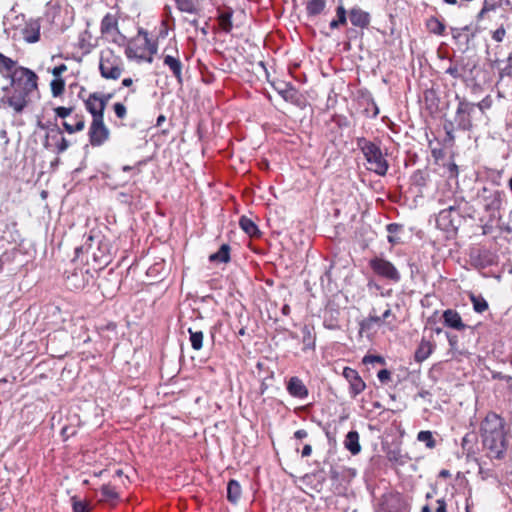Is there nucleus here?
Segmentation results:
<instances>
[{
    "label": "nucleus",
    "mask_w": 512,
    "mask_h": 512,
    "mask_svg": "<svg viewBox=\"0 0 512 512\" xmlns=\"http://www.w3.org/2000/svg\"><path fill=\"white\" fill-rule=\"evenodd\" d=\"M485 186L482 188V206L487 213L488 219L482 225V234L500 232L502 192L499 190L501 185L502 172L500 170L485 169Z\"/></svg>",
    "instance_id": "nucleus-1"
},
{
    "label": "nucleus",
    "mask_w": 512,
    "mask_h": 512,
    "mask_svg": "<svg viewBox=\"0 0 512 512\" xmlns=\"http://www.w3.org/2000/svg\"><path fill=\"white\" fill-rule=\"evenodd\" d=\"M38 95V76L33 74L9 81L0 90V108H10L14 114H21Z\"/></svg>",
    "instance_id": "nucleus-2"
},
{
    "label": "nucleus",
    "mask_w": 512,
    "mask_h": 512,
    "mask_svg": "<svg viewBox=\"0 0 512 512\" xmlns=\"http://www.w3.org/2000/svg\"><path fill=\"white\" fill-rule=\"evenodd\" d=\"M505 434L503 419L496 413L487 414L482 421V445L487 449V457L490 459L503 457L507 446Z\"/></svg>",
    "instance_id": "nucleus-3"
},
{
    "label": "nucleus",
    "mask_w": 512,
    "mask_h": 512,
    "mask_svg": "<svg viewBox=\"0 0 512 512\" xmlns=\"http://www.w3.org/2000/svg\"><path fill=\"white\" fill-rule=\"evenodd\" d=\"M357 146L362 151L366 161L369 164L368 169L380 176H384L388 171V163L384 158L379 146L368 141L364 137L357 139Z\"/></svg>",
    "instance_id": "nucleus-4"
},
{
    "label": "nucleus",
    "mask_w": 512,
    "mask_h": 512,
    "mask_svg": "<svg viewBox=\"0 0 512 512\" xmlns=\"http://www.w3.org/2000/svg\"><path fill=\"white\" fill-rule=\"evenodd\" d=\"M99 70L103 78L117 80L124 70L123 61L113 51H103L100 57Z\"/></svg>",
    "instance_id": "nucleus-5"
},
{
    "label": "nucleus",
    "mask_w": 512,
    "mask_h": 512,
    "mask_svg": "<svg viewBox=\"0 0 512 512\" xmlns=\"http://www.w3.org/2000/svg\"><path fill=\"white\" fill-rule=\"evenodd\" d=\"M369 266L377 276L390 282L397 283L401 274L395 265L384 257L375 256L369 260Z\"/></svg>",
    "instance_id": "nucleus-6"
},
{
    "label": "nucleus",
    "mask_w": 512,
    "mask_h": 512,
    "mask_svg": "<svg viewBox=\"0 0 512 512\" xmlns=\"http://www.w3.org/2000/svg\"><path fill=\"white\" fill-rule=\"evenodd\" d=\"M0 74L12 81L14 78H23L36 73L28 68L18 66L16 61L0 53Z\"/></svg>",
    "instance_id": "nucleus-7"
},
{
    "label": "nucleus",
    "mask_w": 512,
    "mask_h": 512,
    "mask_svg": "<svg viewBox=\"0 0 512 512\" xmlns=\"http://www.w3.org/2000/svg\"><path fill=\"white\" fill-rule=\"evenodd\" d=\"M459 223L460 215L458 210L453 205L440 210L436 217L437 227L446 232L455 231Z\"/></svg>",
    "instance_id": "nucleus-8"
},
{
    "label": "nucleus",
    "mask_w": 512,
    "mask_h": 512,
    "mask_svg": "<svg viewBox=\"0 0 512 512\" xmlns=\"http://www.w3.org/2000/svg\"><path fill=\"white\" fill-rule=\"evenodd\" d=\"M88 134L90 144L95 147L108 140L110 131L104 124V119H92Z\"/></svg>",
    "instance_id": "nucleus-9"
},
{
    "label": "nucleus",
    "mask_w": 512,
    "mask_h": 512,
    "mask_svg": "<svg viewBox=\"0 0 512 512\" xmlns=\"http://www.w3.org/2000/svg\"><path fill=\"white\" fill-rule=\"evenodd\" d=\"M342 375L349 383V393L353 398L365 390L366 384L355 369L345 367Z\"/></svg>",
    "instance_id": "nucleus-10"
},
{
    "label": "nucleus",
    "mask_w": 512,
    "mask_h": 512,
    "mask_svg": "<svg viewBox=\"0 0 512 512\" xmlns=\"http://www.w3.org/2000/svg\"><path fill=\"white\" fill-rule=\"evenodd\" d=\"M86 110L92 115V119H104L105 102L100 98L99 92L91 93L84 101Z\"/></svg>",
    "instance_id": "nucleus-11"
},
{
    "label": "nucleus",
    "mask_w": 512,
    "mask_h": 512,
    "mask_svg": "<svg viewBox=\"0 0 512 512\" xmlns=\"http://www.w3.org/2000/svg\"><path fill=\"white\" fill-rule=\"evenodd\" d=\"M349 19L353 26L361 29L367 28L371 22L370 14L357 6L350 9Z\"/></svg>",
    "instance_id": "nucleus-12"
},
{
    "label": "nucleus",
    "mask_w": 512,
    "mask_h": 512,
    "mask_svg": "<svg viewBox=\"0 0 512 512\" xmlns=\"http://www.w3.org/2000/svg\"><path fill=\"white\" fill-rule=\"evenodd\" d=\"M61 134L62 133L57 126H54L53 128L49 129V131L46 134V140L44 142V146L46 148H49L51 146L49 140L51 139V140L55 141V144L57 147V153L64 152L68 148L69 143L66 140V138H64Z\"/></svg>",
    "instance_id": "nucleus-13"
},
{
    "label": "nucleus",
    "mask_w": 512,
    "mask_h": 512,
    "mask_svg": "<svg viewBox=\"0 0 512 512\" xmlns=\"http://www.w3.org/2000/svg\"><path fill=\"white\" fill-rule=\"evenodd\" d=\"M101 33L107 37H114L119 34L118 20L113 14H106L101 21Z\"/></svg>",
    "instance_id": "nucleus-14"
},
{
    "label": "nucleus",
    "mask_w": 512,
    "mask_h": 512,
    "mask_svg": "<svg viewBox=\"0 0 512 512\" xmlns=\"http://www.w3.org/2000/svg\"><path fill=\"white\" fill-rule=\"evenodd\" d=\"M288 393L296 398L304 399L308 396V389L298 377H291L287 383Z\"/></svg>",
    "instance_id": "nucleus-15"
},
{
    "label": "nucleus",
    "mask_w": 512,
    "mask_h": 512,
    "mask_svg": "<svg viewBox=\"0 0 512 512\" xmlns=\"http://www.w3.org/2000/svg\"><path fill=\"white\" fill-rule=\"evenodd\" d=\"M163 63L172 72L173 76L177 79L179 84H182V69L183 64L179 57H175L169 54L163 55Z\"/></svg>",
    "instance_id": "nucleus-16"
},
{
    "label": "nucleus",
    "mask_w": 512,
    "mask_h": 512,
    "mask_svg": "<svg viewBox=\"0 0 512 512\" xmlns=\"http://www.w3.org/2000/svg\"><path fill=\"white\" fill-rule=\"evenodd\" d=\"M23 39L28 43H35L40 38V24L38 20L28 21L21 31Z\"/></svg>",
    "instance_id": "nucleus-17"
},
{
    "label": "nucleus",
    "mask_w": 512,
    "mask_h": 512,
    "mask_svg": "<svg viewBox=\"0 0 512 512\" xmlns=\"http://www.w3.org/2000/svg\"><path fill=\"white\" fill-rule=\"evenodd\" d=\"M475 105L469 103H461L457 115L459 119V125L463 129H469L471 127V112L474 111Z\"/></svg>",
    "instance_id": "nucleus-18"
},
{
    "label": "nucleus",
    "mask_w": 512,
    "mask_h": 512,
    "mask_svg": "<svg viewBox=\"0 0 512 512\" xmlns=\"http://www.w3.org/2000/svg\"><path fill=\"white\" fill-rule=\"evenodd\" d=\"M443 319L446 326L455 330H463L466 327L459 313L454 310L448 309L444 311Z\"/></svg>",
    "instance_id": "nucleus-19"
},
{
    "label": "nucleus",
    "mask_w": 512,
    "mask_h": 512,
    "mask_svg": "<svg viewBox=\"0 0 512 512\" xmlns=\"http://www.w3.org/2000/svg\"><path fill=\"white\" fill-rule=\"evenodd\" d=\"M344 447L352 454L358 455L361 452L359 443V433L357 431H349L344 439Z\"/></svg>",
    "instance_id": "nucleus-20"
},
{
    "label": "nucleus",
    "mask_w": 512,
    "mask_h": 512,
    "mask_svg": "<svg viewBox=\"0 0 512 512\" xmlns=\"http://www.w3.org/2000/svg\"><path fill=\"white\" fill-rule=\"evenodd\" d=\"M239 226L250 237H259L260 231L258 226L248 217L242 216L239 220Z\"/></svg>",
    "instance_id": "nucleus-21"
},
{
    "label": "nucleus",
    "mask_w": 512,
    "mask_h": 512,
    "mask_svg": "<svg viewBox=\"0 0 512 512\" xmlns=\"http://www.w3.org/2000/svg\"><path fill=\"white\" fill-rule=\"evenodd\" d=\"M477 439L475 433L467 434L462 441L463 450L466 451L467 457L475 461L478 460L476 450L474 449L473 442Z\"/></svg>",
    "instance_id": "nucleus-22"
},
{
    "label": "nucleus",
    "mask_w": 512,
    "mask_h": 512,
    "mask_svg": "<svg viewBox=\"0 0 512 512\" xmlns=\"http://www.w3.org/2000/svg\"><path fill=\"white\" fill-rule=\"evenodd\" d=\"M210 262L227 263L230 261V246L228 244L221 245L220 249L209 256Z\"/></svg>",
    "instance_id": "nucleus-23"
},
{
    "label": "nucleus",
    "mask_w": 512,
    "mask_h": 512,
    "mask_svg": "<svg viewBox=\"0 0 512 512\" xmlns=\"http://www.w3.org/2000/svg\"><path fill=\"white\" fill-rule=\"evenodd\" d=\"M433 351V345L431 342L422 340L415 352V359L418 362L426 360Z\"/></svg>",
    "instance_id": "nucleus-24"
},
{
    "label": "nucleus",
    "mask_w": 512,
    "mask_h": 512,
    "mask_svg": "<svg viewBox=\"0 0 512 512\" xmlns=\"http://www.w3.org/2000/svg\"><path fill=\"white\" fill-rule=\"evenodd\" d=\"M241 497V486L238 481L230 480L227 485V499L231 503H237Z\"/></svg>",
    "instance_id": "nucleus-25"
},
{
    "label": "nucleus",
    "mask_w": 512,
    "mask_h": 512,
    "mask_svg": "<svg viewBox=\"0 0 512 512\" xmlns=\"http://www.w3.org/2000/svg\"><path fill=\"white\" fill-rule=\"evenodd\" d=\"M326 7V0H309L306 4V13L308 16H317L321 14Z\"/></svg>",
    "instance_id": "nucleus-26"
},
{
    "label": "nucleus",
    "mask_w": 512,
    "mask_h": 512,
    "mask_svg": "<svg viewBox=\"0 0 512 512\" xmlns=\"http://www.w3.org/2000/svg\"><path fill=\"white\" fill-rule=\"evenodd\" d=\"M426 28L430 33L435 35H443L445 31V25L436 17H430L427 19Z\"/></svg>",
    "instance_id": "nucleus-27"
},
{
    "label": "nucleus",
    "mask_w": 512,
    "mask_h": 512,
    "mask_svg": "<svg viewBox=\"0 0 512 512\" xmlns=\"http://www.w3.org/2000/svg\"><path fill=\"white\" fill-rule=\"evenodd\" d=\"M177 8L181 12L196 14L198 13V5L195 0H175Z\"/></svg>",
    "instance_id": "nucleus-28"
},
{
    "label": "nucleus",
    "mask_w": 512,
    "mask_h": 512,
    "mask_svg": "<svg viewBox=\"0 0 512 512\" xmlns=\"http://www.w3.org/2000/svg\"><path fill=\"white\" fill-rule=\"evenodd\" d=\"M218 21H219L220 28L224 32H226V33L231 32V30L233 28V25H232V11L229 10V11L222 12L218 16Z\"/></svg>",
    "instance_id": "nucleus-29"
},
{
    "label": "nucleus",
    "mask_w": 512,
    "mask_h": 512,
    "mask_svg": "<svg viewBox=\"0 0 512 512\" xmlns=\"http://www.w3.org/2000/svg\"><path fill=\"white\" fill-rule=\"evenodd\" d=\"M101 495V500L106 502H115L119 498V495L115 488L109 484L103 485L101 487Z\"/></svg>",
    "instance_id": "nucleus-30"
},
{
    "label": "nucleus",
    "mask_w": 512,
    "mask_h": 512,
    "mask_svg": "<svg viewBox=\"0 0 512 512\" xmlns=\"http://www.w3.org/2000/svg\"><path fill=\"white\" fill-rule=\"evenodd\" d=\"M417 440L419 442H422L425 444V446L429 449H433L435 448L436 446V440L435 438L433 437V434L431 431H428V430H423V431H420L418 434H417Z\"/></svg>",
    "instance_id": "nucleus-31"
},
{
    "label": "nucleus",
    "mask_w": 512,
    "mask_h": 512,
    "mask_svg": "<svg viewBox=\"0 0 512 512\" xmlns=\"http://www.w3.org/2000/svg\"><path fill=\"white\" fill-rule=\"evenodd\" d=\"M301 331H302V336H303L302 342L304 345L303 350L314 349L315 348V337L311 333L310 328L305 325Z\"/></svg>",
    "instance_id": "nucleus-32"
},
{
    "label": "nucleus",
    "mask_w": 512,
    "mask_h": 512,
    "mask_svg": "<svg viewBox=\"0 0 512 512\" xmlns=\"http://www.w3.org/2000/svg\"><path fill=\"white\" fill-rule=\"evenodd\" d=\"M190 335L191 347L194 350H200L203 347V333L202 331H194L192 328L188 329Z\"/></svg>",
    "instance_id": "nucleus-33"
},
{
    "label": "nucleus",
    "mask_w": 512,
    "mask_h": 512,
    "mask_svg": "<svg viewBox=\"0 0 512 512\" xmlns=\"http://www.w3.org/2000/svg\"><path fill=\"white\" fill-rule=\"evenodd\" d=\"M402 229V225L397 223H390L386 226V230L389 233L387 240L390 244L396 245L400 242V238L396 237L395 234Z\"/></svg>",
    "instance_id": "nucleus-34"
},
{
    "label": "nucleus",
    "mask_w": 512,
    "mask_h": 512,
    "mask_svg": "<svg viewBox=\"0 0 512 512\" xmlns=\"http://www.w3.org/2000/svg\"><path fill=\"white\" fill-rule=\"evenodd\" d=\"M51 93L53 97H59L65 90V81L63 78H54L50 82Z\"/></svg>",
    "instance_id": "nucleus-35"
},
{
    "label": "nucleus",
    "mask_w": 512,
    "mask_h": 512,
    "mask_svg": "<svg viewBox=\"0 0 512 512\" xmlns=\"http://www.w3.org/2000/svg\"><path fill=\"white\" fill-rule=\"evenodd\" d=\"M336 19L340 25H345L347 23V11L343 4H340L336 8Z\"/></svg>",
    "instance_id": "nucleus-36"
},
{
    "label": "nucleus",
    "mask_w": 512,
    "mask_h": 512,
    "mask_svg": "<svg viewBox=\"0 0 512 512\" xmlns=\"http://www.w3.org/2000/svg\"><path fill=\"white\" fill-rule=\"evenodd\" d=\"M113 109H114L116 116L119 119H124L126 117L127 110H126V107L124 106V104L117 102L113 105Z\"/></svg>",
    "instance_id": "nucleus-37"
},
{
    "label": "nucleus",
    "mask_w": 512,
    "mask_h": 512,
    "mask_svg": "<svg viewBox=\"0 0 512 512\" xmlns=\"http://www.w3.org/2000/svg\"><path fill=\"white\" fill-rule=\"evenodd\" d=\"M54 112H55L57 117L66 118L67 116H69L73 112V108L72 107L59 106V107L54 108Z\"/></svg>",
    "instance_id": "nucleus-38"
},
{
    "label": "nucleus",
    "mask_w": 512,
    "mask_h": 512,
    "mask_svg": "<svg viewBox=\"0 0 512 512\" xmlns=\"http://www.w3.org/2000/svg\"><path fill=\"white\" fill-rule=\"evenodd\" d=\"M364 364L384 363V359L377 355H366L363 358Z\"/></svg>",
    "instance_id": "nucleus-39"
},
{
    "label": "nucleus",
    "mask_w": 512,
    "mask_h": 512,
    "mask_svg": "<svg viewBox=\"0 0 512 512\" xmlns=\"http://www.w3.org/2000/svg\"><path fill=\"white\" fill-rule=\"evenodd\" d=\"M73 511L74 512H88L89 507L85 502L82 501H74L73 503Z\"/></svg>",
    "instance_id": "nucleus-40"
},
{
    "label": "nucleus",
    "mask_w": 512,
    "mask_h": 512,
    "mask_svg": "<svg viewBox=\"0 0 512 512\" xmlns=\"http://www.w3.org/2000/svg\"><path fill=\"white\" fill-rule=\"evenodd\" d=\"M66 71L67 66L65 64H60L52 69V75L54 76V78H61V75Z\"/></svg>",
    "instance_id": "nucleus-41"
},
{
    "label": "nucleus",
    "mask_w": 512,
    "mask_h": 512,
    "mask_svg": "<svg viewBox=\"0 0 512 512\" xmlns=\"http://www.w3.org/2000/svg\"><path fill=\"white\" fill-rule=\"evenodd\" d=\"M377 377L380 382L385 383L390 380L391 373L387 369H382L378 372Z\"/></svg>",
    "instance_id": "nucleus-42"
},
{
    "label": "nucleus",
    "mask_w": 512,
    "mask_h": 512,
    "mask_svg": "<svg viewBox=\"0 0 512 512\" xmlns=\"http://www.w3.org/2000/svg\"><path fill=\"white\" fill-rule=\"evenodd\" d=\"M76 122L73 124L74 126V132L82 131L85 128V121L82 116H76L75 117Z\"/></svg>",
    "instance_id": "nucleus-43"
},
{
    "label": "nucleus",
    "mask_w": 512,
    "mask_h": 512,
    "mask_svg": "<svg viewBox=\"0 0 512 512\" xmlns=\"http://www.w3.org/2000/svg\"><path fill=\"white\" fill-rule=\"evenodd\" d=\"M504 36H505V30L502 27L495 30L492 34V37L496 42H501L503 40Z\"/></svg>",
    "instance_id": "nucleus-44"
},
{
    "label": "nucleus",
    "mask_w": 512,
    "mask_h": 512,
    "mask_svg": "<svg viewBox=\"0 0 512 512\" xmlns=\"http://www.w3.org/2000/svg\"><path fill=\"white\" fill-rule=\"evenodd\" d=\"M447 504L443 498L436 500L435 512H447Z\"/></svg>",
    "instance_id": "nucleus-45"
},
{
    "label": "nucleus",
    "mask_w": 512,
    "mask_h": 512,
    "mask_svg": "<svg viewBox=\"0 0 512 512\" xmlns=\"http://www.w3.org/2000/svg\"><path fill=\"white\" fill-rule=\"evenodd\" d=\"M392 316H393V315H392V311H391V309H389V308H388V309H386V310L383 312L382 316H381V318H382V322H383V323H384V322H387L388 324H390V321H388V319H389L390 317H392Z\"/></svg>",
    "instance_id": "nucleus-46"
},
{
    "label": "nucleus",
    "mask_w": 512,
    "mask_h": 512,
    "mask_svg": "<svg viewBox=\"0 0 512 512\" xmlns=\"http://www.w3.org/2000/svg\"><path fill=\"white\" fill-rule=\"evenodd\" d=\"M308 436V433L306 430L304 429H299L297 430L295 433H294V437L296 439H303V438H306Z\"/></svg>",
    "instance_id": "nucleus-47"
},
{
    "label": "nucleus",
    "mask_w": 512,
    "mask_h": 512,
    "mask_svg": "<svg viewBox=\"0 0 512 512\" xmlns=\"http://www.w3.org/2000/svg\"><path fill=\"white\" fill-rule=\"evenodd\" d=\"M471 300H472V303H473L474 310L476 312H480V299L477 298L476 296L472 295L471 296Z\"/></svg>",
    "instance_id": "nucleus-48"
},
{
    "label": "nucleus",
    "mask_w": 512,
    "mask_h": 512,
    "mask_svg": "<svg viewBox=\"0 0 512 512\" xmlns=\"http://www.w3.org/2000/svg\"><path fill=\"white\" fill-rule=\"evenodd\" d=\"M312 453V447L309 444H306L302 449V457H308Z\"/></svg>",
    "instance_id": "nucleus-49"
},
{
    "label": "nucleus",
    "mask_w": 512,
    "mask_h": 512,
    "mask_svg": "<svg viewBox=\"0 0 512 512\" xmlns=\"http://www.w3.org/2000/svg\"><path fill=\"white\" fill-rule=\"evenodd\" d=\"M63 127L65 129L66 132H68L69 134H72V133H75L74 132V126L66 121L63 122Z\"/></svg>",
    "instance_id": "nucleus-50"
},
{
    "label": "nucleus",
    "mask_w": 512,
    "mask_h": 512,
    "mask_svg": "<svg viewBox=\"0 0 512 512\" xmlns=\"http://www.w3.org/2000/svg\"><path fill=\"white\" fill-rule=\"evenodd\" d=\"M112 97H113V95L111 93H107V94L100 93V98L105 102V106H107L108 102L110 101V99Z\"/></svg>",
    "instance_id": "nucleus-51"
},
{
    "label": "nucleus",
    "mask_w": 512,
    "mask_h": 512,
    "mask_svg": "<svg viewBox=\"0 0 512 512\" xmlns=\"http://www.w3.org/2000/svg\"><path fill=\"white\" fill-rule=\"evenodd\" d=\"M368 320H369L370 322H373V323H376V324H381V323H383V322H382V318H381V316H372V315H370V316H369V318H368Z\"/></svg>",
    "instance_id": "nucleus-52"
},
{
    "label": "nucleus",
    "mask_w": 512,
    "mask_h": 512,
    "mask_svg": "<svg viewBox=\"0 0 512 512\" xmlns=\"http://www.w3.org/2000/svg\"><path fill=\"white\" fill-rule=\"evenodd\" d=\"M133 85V79L132 78H125L122 80V86L124 87H131Z\"/></svg>",
    "instance_id": "nucleus-53"
},
{
    "label": "nucleus",
    "mask_w": 512,
    "mask_h": 512,
    "mask_svg": "<svg viewBox=\"0 0 512 512\" xmlns=\"http://www.w3.org/2000/svg\"><path fill=\"white\" fill-rule=\"evenodd\" d=\"M330 28L331 29H337L340 25V23H338L337 19H333L330 24H329Z\"/></svg>",
    "instance_id": "nucleus-54"
},
{
    "label": "nucleus",
    "mask_w": 512,
    "mask_h": 512,
    "mask_svg": "<svg viewBox=\"0 0 512 512\" xmlns=\"http://www.w3.org/2000/svg\"><path fill=\"white\" fill-rule=\"evenodd\" d=\"M165 120L166 118L164 115H159L156 121V126L160 127Z\"/></svg>",
    "instance_id": "nucleus-55"
},
{
    "label": "nucleus",
    "mask_w": 512,
    "mask_h": 512,
    "mask_svg": "<svg viewBox=\"0 0 512 512\" xmlns=\"http://www.w3.org/2000/svg\"><path fill=\"white\" fill-rule=\"evenodd\" d=\"M91 248V245H89L87 248H85L84 246H81V247H78L76 248L75 252L76 254L78 255L79 253H82L84 252V250H86L88 252V250Z\"/></svg>",
    "instance_id": "nucleus-56"
},
{
    "label": "nucleus",
    "mask_w": 512,
    "mask_h": 512,
    "mask_svg": "<svg viewBox=\"0 0 512 512\" xmlns=\"http://www.w3.org/2000/svg\"><path fill=\"white\" fill-rule=\"evenodd\" d=\"M450 475H451L450 472L448 470H445V469L441 470L440 473H439V476L443 477V478H447Z\"/></svg>",
    "instance_id": "nucleus-57"
},
{
    "label": "nucleus",
    "mask_w": 512,
    "mask_h": 512,
    "mask_svg": "<svg viewBox=\"0 0 512 512\" xmlns=\"http://www.w3.org/2000/svg\"><path fill=\"white\" fill-rule=\"evenodd\" d=\"M282 313L284 315H288L290 313V307L288 304H285L283 307H282Z\"/></svg>",
    "instance_id": "nucleus-58"
},
{
    "label": "nucleus",
    "mask_w": 512,
    "mask_h": 512,
    "mask_svg": "<svg viewBox=\"0 0 512 512\" xmlns=\"http://www.w3.org/2000/svg\"><path fill=\"white\" fill-rule=\"evenodd\" d=\"M488 308V303L482 298V312Z\"/></svg>",
    "instance_id": "nucleus-59"
},
{
    "label": "nucleus",
    "mask_w": 512,
    "mask_h": 512,
    "mask_svg": "<svg viewBox=\"0 0 512 512\" xmlns=\"http://www.w3.org/2000/svg\"><path fill=\"white\" fill-rule=\"evenodd\" d=\"M122 169H123L124 172H128V171H131L133 169V167L129 166V165H125V166H123Z\"/></svg>",
    "instance_id": "nucleus-60"
},
{
    "label": "nucleus",
    "mask_w": 512,
    "mask_h": 512,
    "mask_svg": "<svg viewBox=\"0 0 512 512\" xmlns=\"http://www.w3.org/2000/svg\"><path fill=\"white\" fill-rule=\"evenodd\" d=\"M444 2L447 4H450V5H454V4H456L457 1L456 0H444Z\"/></svg>",
    "instance_id": "nucleus-61"
},
{
    "label": "nucleus",
    "mask_w": 512,
    "mask_h": 512,
    "mask_svg": "<svg viewBox=\"0 0 512 512\" xmlns=\"http://www.w3.org/2000/svg\"><path fill=\"white\" fill-rule=\"evenodd\" d=\"M421 512H431V510H430L429 506H427V505H426V506H424V507L422 508V511H421Z\"/></svg>",
    "instance_id": "nucleus-62"
},
{
    "label": "nucleus",
    "mask_w": 512,
    "mask_h": 512,
    "mask_svg": "<svg viewBox=\"0 0 512 512\" xmlns=\"http://www.w3.org/2000/svg\"><path fill=\"white\" fill-rule=\"evenodd\" d=\"M38 127L40 129H46L47 128L46 125L44 123H42V122H38Z\"/></svg>",
    "instance_id": "nucleus-63"
},
{
    "label": "nucleus",
    "mask_w": 512,
    "mask_h": 512,
    "mask_svg": "<svg viewBox=\"0 0 512 512\" xmlns=\"http://www.w3.org/2000/svg\"><path fill=\"white\" fill-rule=\"evenodd\" d=\"M509 187H510V189L512 191V178L509 180Z\"/></svg>",
    "instance_id": "nucleus-64"
}]
</instances>
